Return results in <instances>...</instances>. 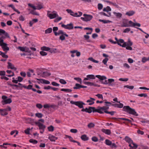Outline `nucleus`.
Wrapping results in <instances>:
<instances>
[{"instance_id": "nucleus-1", "label": "nucleus", "mask_w": 149, "mask_h": 149, "mask_svg": "<svg viewBox=\"0 0 149 149\" xmlns=\"http://www.w3.org/2000/svg\"><path fill=\"white\" fill-rule=\"evenodd\" d=\"M112 106L119 108H122L123 107V111L126 112L129 114L136 116H138V113L136 111L135 109L131 108L129 106H125L123 107V104L120 103L119 104H112Z\"/></svg>"}, {"instance_id": "nucleus-2", "label": "nucleus", "mask_w": 149, "mask_h": 149, "mask_svg": "<svg viewBox=\"0 0 149 149\" xmlns=\"http://www.w3.org/2000/svg\"><path fill=\"white\" fill-rule=\"evenodd\" d=\"M125 139L129 144V146L130 147V149H136L137 146L133 142L130 138L127 136L125 137Z\"/></svg>"}, {"instance_id": "nucleus-3", "label": "nucleus", "mask_w": 149, "mask_h": 149, "mask_svg": "<svg viewBox=\"0 0 149 149\" xmlns=\"http://www.w3.org/2000/svg\"><path fill=\"white\" fill-rule=\"evenodd\" d=\"M47 16L50 19H52L56 18L58 16L57 13L56 11L53 10L52 11H47Z\"/></svg>"}, {"instance_id": "nucleus-4", "label": "nucleus", "mask_w": 149, "mask_h": 149, "mask_svg": "<svg viewBox=\"0 0 149 149\" xmlns=\"http://www.w3.org/2000/svg\"><path fill=\"white\" fill-rule=\"evenodd\" d=\"M115 39L116 41H117V44L120 46L123 47H125L127 45V42H125L123 39H118L116 37H115Z\"/></svg>"}, {"instance_id": "nucleus-5", "label": "nucleus", "mask_w": 149, "mask_h": 149, "mask_svg": "<svg viewBox=\"0 0 149 149\" xmlns=\"http://www.w3.org/2000/svg\"><path fill=\"white\" fill-rule=\"evenodd\" d=\"M109 109V107L103 106L102 107H98L97 109H95L94 112H97L100 113H106L107 110Z\"/></svg>"}, {"instance_id": "nucleus-6", "label": "nucleus", "mask_w": 149, "mask_h": 149, "mask_svg": "<svg viewBox=\"0 0 149 149\" xmlns=\"http://www.w3.org/2000/svg\"><path fill=\"white\" fill-rule=\"evenodd\" d=\"M84 17H81V19L83 21L85 22H88L90 21L93 18L92 15L87 14H84L83 15Z\"/></svg>"}, {"instance_id": "nucleus-7", "label": "nucleus", "mask_w": 149, "mask_h": 149, "mask_svg": "<svg viewBox=\"0 0 149 149\" xmlns=\"http://www.w3.org/2000/svg\"><path fill=\"white\" fill-rule=\"evenodd\" d=\"M70 103L72 104H74L78 106L80 108H84L83 105H85V104L81 101H71Z\"/></svg>"}, {"instance_id": "nucleus-8", "label": "nucleus", "mask_w": 149, "mask_h": 149, "mask_svg": "<svg viewBox=\"0 0 149 149\" xmlns=\"http://www.w3.org/2000/svg\"><path fill=\"white\" fill-rule=\"evenodd\" d=\"M7 97L5 95L2 96V98L3 100L2 101V103L3 104H9L12 102L11 98H7Z\"/></svg>"}, {"instance_id": "nucleus-9", "label": "nucleus", "mask_w": 149, "mask_h": 149, "mask_svg": "<svg viewBox=\"0 0 149 149\" xmlns=\"http://www.w3.org/2000/svg\"><path fill=\"white\" fill-rule=\"evenodd\" d=\"M35 124L39 127V129L40 130V133L42 134L43 133L44 131L45 126L43 124L39 122H36Z\"/></svg>"}, {"instance_id": "nucleus-10", "label": "nucleus", "mask_w": 149, "mask_h": 149, "mask_svg": "<svg viewBox=\"0 0 149 149\" xmlns=\"http://www.w3.org/2000/svg\"><path fill=\"white\" fill-rule=\"evenodd\" d=\"M28 5L31 7L34 10H40L43 8V6L42 4H37V6L36 7L31 3H29Z\"/></svg>"}, {"instance_id": "nucleus-11", "label": "nucleus", "mask_w": 149, "mask_h": 149, "mask_svg": "<svg viewBox=\"0 0 149 149\" xmlns=\"http://www.w3.org/2000/svg\"><path fill=\"white\" fill-rule=\"evenodd\" d=\"M128 22V27H132L135 28L136 26L138 27H140L141 26V24H140L137 23H134L131 20L129 21Z\"/></svg>"}, {"instance_id": "nucleus-12", "label": "nucleus", "mask_w": 149, "mask_h": 149, "mask_svg": "<svg viewBox=\"0 0 149 149\" xmlns=\"http://www.w3.org/2000/svg\"><path fill=\"white\" fill-rule=\"evenodd\" d=\"M70 52L71 54V56L72 58L74 57L75 56L74 54V53H76V56L78 57L79 56L81 55L80 52L76 50L70 51Z\"/></svg>"}, {"instance_id": "nucleus-13", "label": "nucleus", "mask_w": 149, "mask_h": 149, "mask_svg": "<svg viewBox=\"0 0 149 149\" xmlns=\"http://www.w3.org/2000/svg\"><path fill=\"white\" fill-rule=\"evenodd\" d=\"M23 78L19 76L17 78H15V77L12 78V81L14 83L17 84L18 82H21L23 80Z\"/></svg>"}, {"instance_id": "nucleus-14", "label": "nucleus", "mask_w": 149, "mask_h": 149, "mask_svg": "<svg viewBox=\"0 0 149 149\" xmlns=\"http://www.w3.org/2000/svg\"><path fill=\"white\" fill-rule=\"evenodd\" d=\"M0 46L2 47L3 50L5 51H7L9 50V47H7V44L3 42L1 43H0Z\"/></svg>"}, {"instance_id": "nucleus-15", "label": "nucleus", "mask_w": 149, "mask_h": 149, "mask_svg": "<svg viewBox=\"0 0 149 149\" xmlns=\"http://www.w3.org/2000/svg\"><path fill=\"white\" fill-rule=\"evenodd\" d=\"M95 100L94 98L90 97L89 99L86 101V102L88 103V105H92L94 103Z\"/></svg>"}, {"instance_id": "nucleus-16", "label": "nucleus", "mask_w": 149, "mask_h": 149, "mask_svg": "<svg viewBox=\"0 0 149 149\" xmlns=\"http://www.w3.org/2000/svg\"><path fill=\"white\" fill-rule=\"evenodd\" d=\"M128 20L127 19H124L122 23L121 24V26L122 27H127L128 26Z\"/></svg>"}, {"instance_id": "nucleus-17", "label": "nucleus", "mask_w": 149, "mask_h": 149, "mask_svg": "<svg viewBox=\"0 0 149 149\" xmlns=\"http://www.w3.org/2000/svg\"><path fill=\"white\" fill-rule=\"evenodd\" d=\"M95 79V76L93 74H88L86 76V77L85 78L84 81L88 80L90 79Z\"/></svg>"}, {"instance_id": "nucleus-18", "label": "nucleus", "mask_w": 149, "mask_h": 149, "mask_svg": "<svg viewBox=\"0 0 149 149\" xmlns=\"http://www.w3.org/2000/svg\"><path fill=\"white\" fill-rule=\"evenodd\" d=\"M48 139L51 141H55L58 139V138L51 134H49V135Z\"/></svg>"}, {"instance_id": "nucleus-19", "label": "nucleus", "mask_w": 149, "mask_h": 149, "mask_svg": "<svg viewBox=\"0 0 149 149\" xmlns=\"http://www.w3.org/2000/svg\"><path fill=\"white\" fill-rule=\"evenodd\" d=\"M8 65L7 67L8 68L13 69L15 71L17 70V68L15 67L14 65L12 64L11 63L8 62Z\"/></svg>"}, {"instance_id": "nucleus-20", "label": "nucleus", "mask_w": 149, "mask_h": 149, "mask_svg": "<svg viewBox=\"0 0 149 149\" xmlns=\"http://www.w3.org/2000/svg\"><path fill=\"white\" fill-rule=\"evenodd\" d=\"M95 108L94 107H89L88 108H86V112L90 113L93 111L94 112Z\"/></svg>"}, {"instance_id": "nucleus-21", "label": "nucleus", "mask_w": 149, "mask_h": 149, "mask_svg": "<svg viewBox=\"0 0 149 149\" xmlns=\"http://www.w3.org/2000/svg\"><path fill=\"white\" fill-rule=\"evenodd\" d=\"M50 75L51 73H50L49 71H48L44 72L42 74V77H46Z\"/></svg>"}, {"instance_id": "nucleus-22", "label": "nucleus", "mask_w": 149, "mask_h": 149, "mask_svg": "<svg viewBox=\"0 0 149 149\" xmlns=\"http://www.w3.org/2000/svg\"><path fill=\"white\" fill-rule=\"evenodd\" d=\"M101 131L103 133L109 135L111 134V130L109 129H102L101 130Z\"/></svg>"}, {"instance_id": "nucleus-23", "label": "nucleus", "mask_w": 149, "mask_h": 149, "mask_svg": "<svg viewBox=\"0 0 149 149\" xmlns=\"http://www.w3.org/2000/svg\"><path fill=\"white\" fill-rule=\"evenodd\" d=\"M0 114L2 116H5L8 114V113L6 111V109H0Z\"/></svg>"}, {"instance_id": "nucleus-24", "label": "nucleus", "mask_w": 149, "mask_h": 149, "mask_svg": "<svg viewBox=\"0 0 149 149\" xmlns=\"http://www.w3.org/2000/svg\"><path fill=\"white\" fill-rule=\"evenodd\" d=\"M83 83L86 85H89L91 86H96V85L95 84L93 83H92L91 82H88V81H83Z\"/></svg>"}, {"instance_id": "nucleus-25", "label": "nucleus", "mask_w": 149, "mask_h": 149, "mask_svg": "<svg viewBox=\"0 0 149 149\" xmlns=\"http://www.w3.org/2000/svg\"><path fill=\"white\" fill-rule=\"evenodd\" d=\"M65 36L68 37V35L66 34L64 32L63 34L61 35L59 38L62 40H64L65 39Z\"/></svg>"}, {"instance_id": "nucleus-26", "label": "nucleus", "mask_w": 149, "mask_h": 149, "mask_svg": "<svg viewBox=\"0 0 149 149\" xmlns=\"http://www.w3.org/2000/svg\"><path fill=\"white\" fill-rule=\"evenodd\" d=\"M38 21V19H32L29 22V26L30 27L32 26L34 23L37 22Z\"/></svg>"}, {"instance_id": "nucleus-27", "label": "nucleus", "mask_w": 149, "mask_h": 149, "mask_svg": "<svg viewBox=\"0 0 149 149\" xmlns=\"http://www.w3.org/2000/svg\"><path fill=\"white\" fill-rule=\"evenodd\" d=\"M113 14L115 16L118 18H120L122 16V14L120 13H116L115 12H113Z\"/></svg>"}, {"instance_id": "nucleus-28", "label": "nucleus", "mask_w": 149, "mask_h": 149, "mask_svg": "<svg viewBox=\"0 0 149 149\" xmlns=\"http://www.w3.org/2000/svg\"><path fill=\"white\" fill-rule=\"evenodd\" d=\"M82 14L83 13L82 12L80 11H78V12L74 13L73 17H80L82 15Z\"/></svg>"}, {"instance_id": "nucleus-29", "label": "nucleus", "mask_w": 149, "mask_h": 149, "mask_svg": "<svg viewBox=\"0 0 149 149\" xmlns=\"http://www.w3.org/2000/svg\"><path fill=\"white\" fill-rule=\"evenodd\" d=\"M54 106V105H50V104H45L43 105V107L45 109H48L50 107L53 108Z\"/></svg>"}, {"instance_id": "nucleus-30", "label": "nucleus", "mask_w": 149, "mask_h": 149, "mask_svg": "<svg viewBox=\"0 0 149 149\" xmlns=\"http://www.w3.org/2000/svg\"><path fill=\"white\" fill-rule=\"evenodd\" d=\"M135 13L134 11L133 10L129 11L127 12L125 15L130 16L133 15Z\"/></svg>"}, {"instance_id": "nucleus-31", "label": "nucleus", "mask_w": 149, "mask_h": 149, "mask_svg": "<svg viewBox=\"0 0 149 149\" xmlns=\"http://www.w3.org/2000/svg\"><path fill=\"white\" fill-rule=\"evenodd\" d=\"M22 87L24 88L25 89H26L28 90L32 89L33 87V86L31 85H29L28 86L26 85H23L22 86Z\"/></svg>"}, {"instance_id": "nucleus-32", "label": "nucleus", "mask_w": 149, "mask_h": 149, "mask_svg": "<svg viewBox=\"0 0 149 149\" xmlns=\"http://www.w3.org/2000/svg\"><path fill=\"white\" fill-rule=\"evenodd\" d=\"M95 77L98 78L100 79L103 80L106 79L107 78L106 77L104 76H101L100 75H96L95 76Z\"/></svg>"}, {"instance_id": "nucleus-33", "label": "nucleus", "mask_w": 149, "mask_h": 149, "mask_svg": "<svg viewBox=\"0 0 149 149\" xmlns=\"http://www.w3.org/2000/svg\"><path fill=\"white\" fill-rule=\"evenodd\" d=\"M26 123H33L34 122V120L30 118H26Z\"/></svg>"}, {"instance_id": "nucleus-34", "label": "nucleus", "mask_w": 149, "mask_h": 149, "mask_svg": "<svg viewBox=\"0 0 149 149\" xmlns=\"http://www.w3.org/2000/svg\"><path fill=\"white\" fill-rule=\"evenodd\" d=\"M103 10L104 11L108 13L109 11H111V9L109 6H107L106 7L104 8Z\"/></svg>"}, {"instance_id": "nucleus-35", "label": "nucleus", "mask_w": 149, "mask_h": 149, "mask_svg": "<svg viewBox=\"0 0 149 149\" xmlns=\"http://www.w3.org/2000/svg\"><path fill=\"white\" fill-rule=\"evenodd\" d=\"M52 28H49L45 30V33L46 34H49L52 32Z\"/></svg>"}, {"instance_id": "nucleus-36", "label": "nucleus", "mask_w": 149, "mask_h": 149, "mask_svg": "<svg viewBox=\"0 0 149 149\" xmlns=\"http://www.w3.org/2000/svg\"><path fill=\"white\" fill-rule=\"evenodd\" d=\"M99 20L100 22H102L104 24L112 22L111 21L108 20H102L100 19Z\"/></svg>"}, {"instance_id": "nucleus-37", "label": "nucleus", "mask_w": 149, "mask_h": 149, "mask_svg": "<svg viewBox=\"0 0 149 149\" xmlns=\"http://www.w3.org/2000/svg\"><path fill=\"white\" fill-rule=\"evenodd\" d=\"M66 11L67 12L70 14V15L72 16H74V13L71 9H67L66 10Z\"/></svg>"}, {"instance_id": "nucleus-38", "label": "nucleus", "mask_w": 149, "mask_h": 149, "mask_svg": "<svg viewBox=\"0 0 149 149\" xmlns=\"http://www.w3.org/2000/svg\"><path fill=\"white\" fill-rule=\"evenodd\" d=\"M50 48L45 46H43L41 48V49L42 51H48L50 50Z\"/></svg>"}, {"instance_id": "nucleus-39", "label": "nucleus", "mask_w": 149, "mask_h": 149, "mask_svg": "<svg viewBox=\"0 0 149 149\" xmlns=\"http://www.w3.org/2000/svg\"><path fill=\"white\" fill-rule=\"evenodd\" d=\"M148 61H149V58H147L146 57H143L142 58L141 61L143 63H145Z\"/></svg>"}, {"instance_id": "nucleus-40", "label": "nucleus", "mask_w": 149, "mask_h": 149, "mask_svg": "<svg viewBox=\"0 0 149 149\" xmlns=\"http://www.w3.org/2000/svg\"><path fill=\"white\" fill-rule=\"evenodd\" d=\"M73 26L72 24L70 23L66 25V29H73Z\"/></svg>"}, {"instance_id": "nucleus-41", "label": "nucleus", "mask_w": 149, "mask_h": 149, "mask_svg": "<svg viewBox=\"0 0 149 149\" xmlns=\"http://www.w3.org/2000/svg\"><path fill=\"white\" fill-rule=\"evenodd\" d=\"M63 32L62 30H59L58 32L55 33L54 35L56 36H57L59 35H61L62 34H63Z\"/></svg>"}, {"instance_id": "nucleus-42", "label": "nucleus", "mask_w": 149, "mask_h": 149, "mask_svg": "<svg viewBox=\"0 0 149 149\" xmlns=\"http://www.w3.org/2000/svg\"><path fill=\"white\" fill-rule=\"evenodd\" d=\"M100 14L101 15H102L105 16H106L108 17H110L111 16V13H109L107 15L106 13L103 12H101L100 13Z\"/></svg>"}, {"instance_id": "nucleus-43", "label": "nucleus", "mask_w": 149, "mask_h": 149, "mask_svg": "<svg viewBox=\"0 0 149 149\" xmlns=\"http://www.w3.org/2000/svg\"><path fill=\"white\" fill-rule=\"evenodd\" d=\"M81 138L82 140L84 141H87L88 140V138L86 135H82L81 136Z\"/></svg>"}, {"instance_id": "nucleus-44", "label": "nucleus", "mask_w": 149, "mask_h": 149, "mask_svg": "<svg viewBox=\"0 0 149 149\" xmlns=\"http://www.w3.org/2000/svg\"><path fill=\"white\" fill-rule=\"evenodd\" d=\"M61 91H62L66 92H70L72 91V90L69 89L62 88Z\"/></svg>"}, {"instance_id": "nucleus-45", "label": "nucleus", "mask_w": 149, "mask_h": 149, "mask_svg": "<svg viewBox=\"0 0 149 149\" xmlns=\"http://www.w3.org/2000/svg\"><path fill=\"white\" fill-rule=\"evenodd\" d=\"M74 79L77 81L80 84L82 83V80L79 77H74Z\"/></svg>"}, {"instance_id": "nucleus-46", "label": "nucleus", "mask_w": 149, "mask_h": 149, "mask_svg": "<svg viewBox=\"0 0 149 149\" xmlns=\"http://www.w3.org/2000/svg\"><path fill=\"white\" fill-rule=\"evenodd\" d=\"M88 60H90L93 62L96 63H98L99 62L98 61L94 59L92 57H89L88 58Z\"/></svg>"}, {"instance_id": "nucleus-47", "label": "nucleus", "mask_w": 149, "mask_h": 149, "mask_svg": "<svg viewBox=\"0 0 149 149\" xmlns=\"http://www.w3.org/2000/svg\"><path fill=\"white\" fill-rule=\"evenodd\" d=\"M35 116L38 118H41L43 116L42 113H36L35 114Z\"/></svg>"}, {"instance_id": "nucleus-48", "label": "nucleus", "mask_w": 149, "mask_h": 149, "mask_svg": "<svg viewBox=\"0 0 149 149\" xmlns=\"http://www.w3.org/2000/svg\"><path fill=\"white\" fill-rule=\"evenodd\" d=\"M40 80L42 81L43 83L45 84H49L50 83V82L49 81L44 79H41Z\"/></svg>"}, {"instance_id": "nucleus-49", "label": "nucleus", "mask_w": 149, "mask_h": 149, "mask_svg": "<svg viewBox=\"0 0 149 149\" xmlns=\"http://www.w3.org/2000/svg\"><path fill=\"white\" fill-rule=\"evenodd\" d=\"M29 142L34 144H36L38 143V141L37 140L32 139L29 140Z\"/></svg>"}, {"instance_id": "nucleus-50", "label": "nucleus", "mask_w": 149, "mask_h": 149, "mask_svg": "<svg viewBox=\"0 0 149 149\" xmlns=\"http://www.w3.org/2000/svg\"><path fill=\"white\" fill-rule=\"evenodd\" d=\"M105 143L106 144L109 146H110L111 145V144L112 143L111 141H110L108 139H106L105 140Z\"/></svg>"}, {"instance_id": "nucleus-51", "label": "nucleus", "mask_w": 149, "mask_h": 149, "mask_svg": "<svg viewBox=\"0 0 149 149\" xmlns=\"http://www.w3.org/2000/svg\"><path fill=\"white\" fill-rule=\"evenodd\" d=\"M54 128L52 126H50L47 127L48 131L50 132H53L54 130Z\"/></svg>"}, {"instance_id": "nucleus-52", "label": "nucleus", "mask_w": 149, "mask_h": 149, "mask_svg": "<svg viewBox=\"0 0 149 149\" xmlns=\"http://www.w3.org/2000/svg\"><path fill=\"white\" fill-rule=\"evenodd\" d=\"M81 88V85L78 84H75V87H74V89H78Z\"/></svg>"}, {"instance_id": "nucleus-53", "label": "nucleus", "mask_w": 149, "mask_h": 149, "mask_svg": "<svg viewBox=\"0 0 149 149\" xmlns=\"http://www.w3.org/2000/svg\"><path fill=\"white\" fill-rule=\"evenodd\" d=\"M124 88H126L130 90H132L134 88V86H132L125 85L124 86Z\"/></svg>"}, {"instance_id": "nucleus-54", "label": "nucleus", "mask_w": 149, "mask_h": 149, "mask_svg": "<svg viewBox=\"0 0 149 149\" xmlns=\"http://www.w3.org/2000/svg\"><path fill=\"white\" fill-rule=\"evenodd\" d=\"M95 96L97 97L99 99H101L102 100H103V97L102 95V94H98L95 95Z\"/></svg>"}, {"instance_id": "nucleus-55", "label": "nucleus", "mask_w": 149, "mask_h": 149, "mask_svg": "<svg viewBox=\"0 0 149 149\" xmlns=\"http://www.w3.org/2000/svg\"><path fill=\"white\" fill-rule=\"evenodd\" d=\"M108 60L109 59L107 58H106L103 60L102 62L104 65H107V63Z\"/></svg>"}, {"instance_id": "nucleus-56", "label": "nucleus", "mask_w": 149, "mask_h": 149, "mask_svg": "<svg viewBox=\"0 0 149 149\" xmlns=\"http://www.w3.org/2000/svg\"><path fill=\"white\" fill-rule=\"evenodd\" d=\"M58 16L56 17L57 18L54 19V22H58L62 19V17Z\"/></svg>"}, {"instance_id": "nucleus-57", "label": "nucleus", "mask_w": 149, "mask_h": 149, "mask_svg": "<svg viewBox=\"0 0 149 149\" xmlns=\"http://www.w3.org/2000/svg\"><path fill=\"white\" fill-rule=\"evenodd\" d=\"M132 42L129 39H128V42L127 43V45L131 46L132 45Z\"/></svg>"}, {"instance_id": "nucleus-58", "label": "nucleus", "mask_w": 149, "mask_h": 149, "mask_svg": "<svg viewBox=\"0 0 149 149\" xmlns=\"http://www.w3.org/2000/svg\"><path fill=\"white\" fill-rule=\"evenodd\" d=\"M108 83L111 86V83L114 81V80L113 79H108Z\"/></svg>"}, {"instance_id": "nucleus-59", "label": "nucleus", "mask_w": 149, "mask_h": 149, "mask_svg": "<svg viewBox=\"0 0 149 149\" xmlns=\"http://www.w3.org/2000/svg\"><path fill=\"white\" fill-rule=\"evenodd\" d=\"M67 137L69 139V140L71 142H76V141H75L74 140H73V138H72V137H71V136H67Z\"/></svg>"}, {"instance_id": "nucleus-60", "label": "nucleus", "mask_w": 149, "mask_h": 149, "mask_svg": "<svg viewBox=\"0 0 149 149\" xmlns=\"http://www.w3.org/2000/svg\"><path fill=\"white\" fill-rule=\"evenodd\" d=\"M88 126L89 128H91L94 127V124L93 123H90L88 125Z\"/></svg>"}, {"instance_id": "nucleus-61", "label": "nucleus", "mask_w": 149, "mask_h": 149, "mask_svg": "<svg viewBox=\"0 0 149 149\" xmlns=\"http://www.w3.org/2000/svg\"><path fill=\"white\" fill-rule=\"evenodd\" d=\"M97 7L98 9L99 10H100L102 8L103 6L102 4L99 3L98 4Z\"/></svg>"}, {"instance_id": "nucleus-62", "label": "nucleus", "mask_w": 149, "mask_h": 149, "mask_svg": "<svg viewBox=\"0 0 149 149\" xmlns=\"http://www.w3.org/2000/svg\"><path fill=\"white\" fill-rule=\"evenodd\" d=\"M60 82L63 84H66V82L63 79H61L59 80Z\"/></svg>"}, {"instance_id": "nucleus-63", "label": "nucleus", "mask_w": 149, "mask_h": 149, "mask_svg": "<svg viewBox=\"0 0 149 149\" xmlns=\"http://www.w3.org/2000/svg\"><path fill=\"white\" fill-rule=\"evenodd\" d=\"M123 66L124 67L127 69H129L130 68V65L127 63H125L123 64Z\"/></svg>"}, {"instance_id": "nucleus-64", "label": "nucleus", "mask_w": 149, "mask_h": 149, "mask_svg": "<svg viewBox=\"0 0 149 149\" xmlns=\"http://www.w3.org/2000/svg\"><path fill=\"white\" fill-rule=\"evenodd\" d=\"M110 146L112 148H116L117 147V145L115 143H112Z\"/></svg>"}]
</instances>
